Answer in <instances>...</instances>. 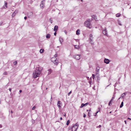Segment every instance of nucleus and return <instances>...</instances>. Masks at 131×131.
Instances as JSON below:
<instances>
[{"mask_svg":"<svg viewBox=\"0 0 131 131\" xmlns=\"http://www.w3.org/2000/svg\"><path fill=\"white\" fill-rule=\"evenodd\" d=\"M99 68H97V67L96 68V71H97V72H99Z\"/></svg>","mask_w":131,"mask_h":131,"instance_id":"a878e982","label":"nucleus"},{"mask_svg":"<svg viewBox=\"0 0 131 131\" xmlns=\"http://www.w3.org/2000/svg\"><path fill=\"white\" fill-rule=\"evenodd\" d=\"M18 12V10H16L15 12H14V13L16 14H17Z\"/></svg>","mask_w":131,"mask_h":131,"instance_id":"cd10ccee","label":"nucleus"},{"mask_svg":"<svg viewBox=\"0 0 131 131\" xmlns=\"http://www.w3.org/2000/svg\"><path fill=\"white\" fill-rule=\"evenodd\" d=\"M95 78V75L94 74H92V78L93 79H94Z\"/></svg>","mask_w":131,"mask_h":131,"instance_id":"2f4dec72","label":"nucleus"},{"mask_svg":"<svg viewBox=\"0 0 131 131\" xmlns=\"http://www.w3.org/2000/svg\"><path fill=\"white\" fill-rule=\"evenodd\" d=\"M103 34L106 36H107V31L106 30V28H105V29L103 30Z\"/></svg>","mask_w":131,"mask_h":131,"instance_id":"423d86ee","label":"nucleus"},{"mask_svg":"<svg viewBox=\"0 0 131 131\" xmlns=\"http://www.w3.org/2000/svg\"><path fill=\"white\" fill-rule=\"evenodd\" d=\"M91 43V44H92V45H93V44H94L93 43Z\"/></svg>","mask_w":131,"mask_h":131,"instance_id":"13d9d810","label":"nucleus"},{"mask_svg":"<svg viewBox=\"0 0 131 131\" xmlns=\"http://www.w3.org/2000/svg\"><path fill=\"white\" fill-rule=\"evenodd\" d=\"M2 127V125L1 124H0V128H1Z\"/></svg>","mask_w":131,"mask_h":131,"instance_id":"8fccbe9b","label":"nucleus"},{"mask_svg":"<svg viewBox=\"0 0 131 131\" xmlns=\"http://www.w3.org/2000/svg\"><path fill=\"white\" fill-rule=\"evenodd\" d=\"M2 24V22L0 23V25H1Z\"/></svg>","mask_w":131,"mask_h":131,"instance_id":"49530a36","label":"nucleus"},{"mask_svg":"<svg viewBox=\"0 0 131 131\" xmlns=\"http://www.w3.org/2000/svg\"><path fill=\"white\" fill-rule=\"evenodd\" d=\"M63 115L65 117L66 116V114L65 113H64V114Z\"/></svg>","mask_w":131,"mask_h":131,"instance_id":"a18cd8bd","label":"nucleus"},{"mask_svg":"<svg viewBox=\"0 0 131 131\" xmlns=\"http://www.w3.org/2000/svg\"><path fill=\"white\" fill-rule=\"evenodd\" d=\"M57 54H56L54 55V56H55L54 57L56 58V57H57Z\"/></svg>","mask_w":131,"mask_h":131,"instance_id":"e433bc0d","label":"nucleus"},{"mask_svg":"<svg viewBox=\"0 0 131 131\" xmlns=\"http://www.w3.org/2000/svg\"><path fill=\"white\" fill-rule=\"evenodd\" d=\"M128 119H130V120H131V118H128Z\"/></svg>","mask_w":131,"mask_h":131,"instance_id":"4d7b16f0","label":"nucleus"},{"mask_svg":"<svg viewBox=\"0 0 131 131\" xmlns=\"http://www.w3.org/2000/svg\"><path fill=\"white\" fill-rule=\"evenodd\" d=\"M75 48L76 49H78L79 48V46H78L77 45H75Z\"/></svg>","mask_w":131,"mask_h":131,"instance_id":"393cba45","label":"nucleus"},{"mask_svg":"<svg viewBox=\"0 0 131 131\" xmlns=\"http://www.w3.org/2000/svg\"><path fill=\"white\" fill-rule=\"evenodd\" d=\"M64 32L66 35L67 34V32L66 30H64Z\"/></svg>","mask_w":131,"mask_h":131,"instance_id":"72a5a7b5","label":"nucleus"},{"mask_svg":"<svg viewBox=\"0 0 131 131\" xmlns=\"http://www.w3.org/2000/svg\"><path fill=\"white\" fill-rule=\"evenodd\" d=\"M48 74H50L52 72V70L51 69H50L48 70Z\"/></svg>","mask_w":131,"mask_h":131,"instance_id":"f3484780","label":"nucleus"},{"mask_svg":"<svg viewBox=\"0 0 131 131\" xmlns=\"http://www.w3.org/2000/svg\"><path fill=\"white\" fill-rule=\"evenodd\" d=\"M91 20L90 19H89L88 20L86 21L84 23V25L88 28L91 29L92 28V26L90 23Z\"/></svg>","mask_w":131,"mask_h":131,"instance_id":"f03ea898","label":"nucleus"},{"mask_svg":"<svg viewBox=\"0 0 131 131\" xmlns=\"http://www.w3.org/2000/svg\"><path fill=\"white\" fill-rule=\"evenodd\" d=\"M90 110L89 111V112L88 113V115H89V116H91V115L90 114Z\"/></svg>","mask_w":131,"mask_h":131,"instance_id":"f704fd0d","label":"nucleus"},{"mask_svg":"<svg viewBox=\"0 0 131 131\" xmlns=\"http://www.w3.org/2000/svg\"><path fill=\"white\" fill-rule=\"evenodd\" d=\"M111 113V112H110V113Z\"/></svg>","mask_w":131,"mask_h":131,"instance_id":"680f3d73","label":"nucleus"},{"mask_svg":"<svg viewBox=\"0 0 131 131\" xmlns=\"http://www.w3.org/2000/svg\"><path fill=\"white\" fill-rule=\"evenodd\" d=\"M24 18L25 19H26L27 18V17H25Z\"/></svg>","mask_w":131,"mask_h":131,"instance_id":"79ce46f5","label":"nucleus"},{"mask_svg":"<svg viewBox=\"0 0 131 131\" xmlns=\"http://www.w3.org/2000/svg\"><path fill=\"white\" fill-rule=\"evenodd\" d=\"M49 21H50V22L51 23H52L53 22L52 20L51 19V18L49 19Z\"/></svg>","mask_w":131,"mask_h":131,"instance_id":"bb28decb","label":"nucleus"},{"mask_svg":"<svg viewBox=\"0 0 131 131\" xmlns=\"http://www.w3.org/2000/svg\"><path fill=\"white\" fill-rule=\"evenodd\" d=\"M123 106V102H122L120 106V108H122Z\"/></svg>","mask_w":131,"mask_h":131,"instance_id":"aec40b11","label":"nucleus"},{"mask_svg":"<svg viewBox=\"0 0 131 131\" xmlns=\"http://www.w3.org/2000/svg\"><path fill=\"white\" fill-rule=\"evenodd\" d=\"M56 32H55L54 33V36H56Z\"/></svg>","mask_w":131,"mask_h":131,"instance_id":"ea45409f","label":"nucleus"},{"mask_svg":"<svg viewBox=\"0 0 131 131\" xmlns=\"http://www.w3.org/2000/svg\"><path fill=\"white\" fill-rule=\"evenodd\" d=\"M126 94V92H125V93L122 94L121 95V96L119 98V99L121 97H123L124 96H125V95Z\"/></svg>","mask_w":131,"mask_h":131,"instance_id":"f8f14e48","label":"nucleus"},{"mask_svg":"<svg viewBox=\"0 0 131 131\" xmlns=\"http://www.w3.org/2000/svg\"><path fill=\"white\" fill-rule=\"evenodd\" d=\"M89 103H86L85 104L82 103V107L84 106H86Z\"/></svg>","mask_w":131,"mask_h":131,"instance_id":"6ab92c4d","label":"nucleus"},{"mask_svg":"<svg viewBox=\"0 0 131 131\" xmlns=\"http://www.w3.org/2000/svg\"><path fill=\"white\" fill-rule=\"evenodd\" d=\"M98 112H97L96 113V114L97 113H98Z\"/></svg>","mask_w":131,"mask_h":131,"instance_id":"052dcab7","label":"nucleus"},{"mask_svg":"<svg viewBox=\"0 0 131 131\" xmlns=\"http://www.w3.org/2000/svg\"><path fill=\"white\" fill-rule=\"evenodd\" d=\"M60 120H62V117H61L60 118Z\"/></svg>","mask_w":131,"mask_h":131,"instance_id":"09e8293b","label":"nucleus"},{"mask_svg":"<svg viewBox=\"0 0 131 131\" xmlns=\"http://www.w3.org/2000/svg\"><path fill=\"white\" fill-rule=\"evenodd\" d=\"M43 51H44V49H40V53H41L43 52Z\"/></svg>","mask_w":131,"mask_h":131,"instance_id":"412c9836","label":"nucleus"},{"mask_svg":"<svg viewBox=\"0 0 131 131\" xmlns=\"http://www.w3.org/2000/svg\"><path fill=\"white\" fill-rule=\"evenodd\" d=\"M72 93L71 91H70L68 94V95H69L70 94Z\"/></svg>","mask_w":131,"mask_h":131,"instance_id":"c9c22d12","label":"nucleus"},{"mask_svg":"<svg viewBox=\"0 0 131 131\" xmlns=\"http://www.w3.org/2000/svg\"><path fill=\"white\" fill-rule=\"evenodd\" d=\"M117 84V82H116V83H115V85H116Z\"/></svg>","mask_w":131,"mask_h":131,"instance_id":"bf43d9fd","label":"nucleus"},{"mask_svg":"<svg viewBox=\"0 0 131 131\" xmlns=\"http://www.w3.org/2000/svg\"><path fill=\"white\" fill-rule=\"evenodd\" d=\"M70 123V120H68L67 121V123H66L67 125H69V124Z\"/></svg>","mask_w":131,"mask_h":131,"instance_id":"b1692460","label":"nucleus"},{"mask_svg":"<svg viewBox=\"0 0 131 131\" xmlns=\"http://www.w3.org/2000/svg\"><path fill=\"white\" fill-rule=\"evenodd\" d=\"M11 113H13V111H11Z\"/></svg>","mask_w":131,"mask_h":131,"instance_id":"de8ad7c7","label":"nucleus"},{"mask_svg":"<svg viewBox=\"0 0 131 131\" xmlns=\"http://www.w3.org/2000/svg\"><path fill=\"white\" fill-rule=\"evenodd\" d=\"M17 63V62L16 61H15L14 62V65H16Z\"/></svg>","mask_w":131,"mask_h":131,"instance_id":"c85d7f7f","label":"nucleus"},{"mask_svg":"<svg viewBox=\"0 0 131 131\" xmlns=\"http://www.w3.org/2000/svg\"><path fill=\"white\" fill-rule=\"evenodd\" d=\"M74 58L77 59L79 60L80 59V56L79 55H75L74 56Z\"/></svg>","mask_w":131,"mask_h":131,"instance_id":"0eeeda50","label":"nucleus"},{"mask_svg":"<svg viewBox=\"0 0 131 131\" xmlns=\"http://www.w3.org/2000/svg\"><path fill=\"white\" fill-rule=\"evenodd\" d=\"M116 85H115V84L114 85V86L115 87Z\"/></svg>","mask_w":131,"mask_h":131,"instance_id":"5fc2aeb1","label":"nucleus"},{"mask_svg":"<svg viewBox=\"0 0 131 131\" xmlns=\"http://www.w3.org/2000/svg\"><path fill=\"white\" fill-rule=\"evenodd\" d=\"M58 26H55L54 29V30L56 32L57 31L58 29Z\"/></svg>","mask_w":131,"mask_h":131,"instance_id":"9b49d317","label":"nucleus"},{"mask_svg":"<svg viewBox=\"0 0 131 131\" xmlns=\"http://www.w3.org/2000/svg\"><path fill=\"white\" fill-rule=\"evenodd\" d=\"M7 72H5L3 73V74L4 75L6 74Z\"/></svg>","mask_w":131,"mask_h":131,"instance_id":"4c0bfd02","label":"nucleus"},{"mask_svg":"<svg viewBox=\"0 0 131 131\" xmlns=\"http://www.w3.org/2000/svg\"><path fill=\"white\" fill-rule=\"evenodd\" d=\"M95 86H94L93 87V89H94V88H95Z\"/></svg>","mask_w":131,"mask_h":131,"instance_id":"3c124183","label":"nucleus"},{"mask_svg":"<svg viewBox=\"0 0 131 131\" xmlns=\"http://www.w3.org/2000/svg\"><path fill=\"white\" fill-rule=\"evenodd\" d=\"M81 1H82V0H81Z\"/></svg>","mask_w":131,"mask_h":131,"instance_id":"0e129e2a","label":"nucleus"},{"mask_svg":"<svg viewBox=\"0 0 131 131\" xmlns=\"http://www.w3.org/2000/svg\"><path fill=\"white\" fill-rule=\"evenodd\" d=\"M44 1H42L41 2L40 6L41 8H44L45 5V3L44 2Z\"/></svg>","mask_w":131,"mask_h":131,"instance_id":"39448f33","label":"nucleus"},{"mask_svg":"<svg viewBox=\"0 0 131 131\" xmlns=\"http://www.w3.org/2000/svg\"><path fill=\"white\" fill-rule=\"evenodd\" d=\"M80 108H82V104H81V106H80Z\"/></svg>","mask_w":131,"mask_h":131,"instance_id":"603ef678","label":"nucleus"},{"mask_svg":"<svg viewBox=\"0 0 131 131\" xmlns=\"http://www.w3.org/2000/svg\"><path fill=\"white\" fill-rule=\"evenodd\" d=\"M42 69V67H36L35 71L33 73V77L35 78L39 77L40 74Z\"/></svg>","mask_w":131,"mask_h":131,"instance_id":"f257e3e1","label":"nucleus"},{"mask_svg":"<svg viewBox=\"0 0 131 131\" xmlns=\"http://www.w3.org/2000/svg\"><path fill=\"white\" fill-rule=\"evenodd\" d=\"M94 19H95V20H96V17H95V16L94 17Z\"/></svg>","mask_w":131,"mask_h":131,"instance_id":"c03bdc74","label":"nucleus"},{"mask_svg":"<svg viewBox=\"0 0 131 131\" xmlns=\"http://www.w3.org/2000/svg\"><path fill=\"white\" fill-rule=\"evenodd\" d=\"M80 30L78 29L76 31V34L77 35H79L80 34Z\"/></svg>","mask_w":131,"mask_h":131,"instance_id":"ddd939ff","label":"nucleus"},{"mask_svg":"<svg viewBox=\"0 0 131 131\" xmlns=\"http://www.w3.org/2000/svg\"><path fill=\"white\" fill-rule=\"evenodd\" d=\"M78 124L77 123H76L74 125L72 128V130L75 131L78 128Z\"/></svg>","mask_w":131,"mask_h":131,"instance_id":"20e7f679","label":"nucleus"},{"mask_svg":"<svg viewBox=\"0 0 131 131\" xmlns=\"http://www.w3.org/2000/svg\"><path fill=\"white\" fill-rule=\"evenodd\" d=\"M59 41H60L61 43V44H62V42L63 41V40L62 38L61 37H60L59 38Z\"/></svg>","mask_w":131,"mask_h":131,"instance_id":"4468645a","label":"nucleus"},{"mask_svg":"<svg viewBox=\"0 0 131 131\" xmlns=\"http://www.w3.org/2000/svg\"><path fill=\"white\" fill-rule=\"evenodd\" d=\"M15 14L14 13H13V14H12V16L13 17H14L15 15Z\"/></svg>","mask_w":131,"mask_h":131,"instance_id":"c756f323","label":"nucleus"},{"mask_svg":"<svg viewBox=\"0 0 131 131\" xmlns=\"http://www.w3.org/2000/svg\"><path fill=\"white\" fill-rule=\"evenodd\" d=\"M114 98V97H112V99L110 101L109 103H108V105L109 106H110L111 105V103H112V101L113 100V99Z\"/></svg>","mask_w":131,"mask_h":131,"instance_id":"a211bd4d","label":"nucleus"},{"mask_svg":"<svg viewBox=\"0 0 131 131\" xmlns=\"http://www.w3.org/2000/svg\"><path fill=\"white\" fill-rule=\"evenodd\" d=\"M51 35L49 34H47L46 36V38H49L50 37Z\"/></svg>","mask_w":131,"mask_h":131,"instance_id":"2eb2a0df","label":"nucleus"},{"mask_svg":"<svg viewBox=\"0 0 131 131\" xmlns=\"http://www.w3.org/2000/svg\"><path fill=\"white\" fill-rule=\"evenodd\" d=\"M84 115H83V117H85L86 116V115L84 113H83Z\"/></svg>","mask_w":131,"mask_h":131,"instance_id":"58836bf2","label":"nucleus"},{"mask_svg":"<svg viewBox=\"0 0 131 131\" xmlns=\"http://www.w3.org/2000/svg\"><path fill=\"white\" fill-rule=\"evenodd\" d=\"M5 6L4 5L3 6V8H5L7 7V3L5 1Z\"/></svg>","mask_w":131,"mask_h":131,"instance_id":"dca6fc26","label":"nucleus"},{"mask_svg":"<svg viewBox=\"0 0 131 131\" xmlns=\"http://www.w3.org/2000/svg\"><path fill=\"white\" fill-rule=\"evenodd\" d=\"M56 58L55 57H53L51 59V61L53 62L54 64L56 65H57L58 64V61L56 60Z\"/></svg>","mask_w":131,"mask_h":131,"instance_id":"7ed1b4c3","label":"nucleus"},{"mask_svg":"<svg viewBox=\"0 0 131 131\" xmlns=\"http://www.w3.org/2000/svg\"><path fill=\"white\" fill-rule=\"evenodd\" d=\"M12 89L11 88H10L9 89V90L10 92L11 91Z\"/></svg>","mask_w":131,"mask_h":131,"instance_id":"a19ab883","label":"nucleus"},{"mask_svg":"<svg viewBox=\"0 0 131 131\" xmlns=\"http://www.w3.org/2000/svg\"><path fill=\"white\" fill-rule=\"evenodd\" d=\"M118 24L120 25V26H122V24H121V21L119 20H118Z\"/></svg>","mask_w":131,"mask_h":131,"instance_id":"4be33fe9","label":"nucleus"},{"mask_svg":"<svg viewBox=\"0 0 131 131\" xmlns=\"http://www.w3.org/2000/svg\"><path fill=\"white\" fill-rule=\"evenodd\" d=\"M36 108V107L35 106H34L32 108V110H34Z\"/></svg>","mask_w":131,"mask_h":131,"instance_id":"7c9ffc66","label":"nucleus"},{"mask_svg":"<svg viewBox=\"0 0 131 131\" xmlns=\"http://www.w3.org/2000/svg\"><path fill=\"white\" fill-rule=\"evenodd\" d=\"M110 60L108 59H106L104 60V63L107 64H108L110 62Z\"/></svg>","mask_w":131,"mask_h":131,"instance_id":"1a4fd4ad","label":"nucleus"},{"mask_svg":"<svg viewBox=\"0 0 131 131\" xmlns=\"http://www.w3.org/2000/svg\"><path fill=\"white\" fill-rule=\"evenodd\" d=\"M121 15V14L120 13H117L116 15V16L117 17H120Z\"/></svg>","mask_w":131,"mask_h":131,"instance_id":"5701e85b","label":"nucleus"},{"mask_svg":"<svg viewBox=\"0 0 131 131\" xmlns=\"http://www.w3.org/2000/svg\"><path fill=\"white\" fill-rule=\"evenodd\" d=\"M92 35V34H90V38H89V40L91 42L93 41Z\"/></svg>","mask_w":131,"mask_h":131,"instance_id":"9d476101","label":"nucleus"},{"mask_svg":"<svg viewBox=\"0 0 131 131\" xmlns=\"http://www.w3.org/2000/svg\"><path fill=\"white\" fill-rule=\"evenodd\" d=\"M101 125H100L99 126H97V128H100V127H101Z\"/></svg>","mask_w":131,"mask_h":131,"instance_id":"473e14b6","label":"nucleus"},{"mask_svg":"<svg viewBox=\"0 0 131 131\" xmlns=\"http://www.w3.org/2000/svg\"><path fill=\"white\" fill-rule=\"evenodd\" d=\"M19 92H20V93H21V92H22V90H19Z\"/></svg>","mask_w":131,"mask_h":131,"instance_id":"37998d69","label":"nucleus"},{"mask_svg":"<svg viewBox=\"0 0 131 131\" xmlns=\"http://www.w3.org/2000/svg\"><path fill=\"white\" fill-rule=\"evenodd\" d=\"M124 122H125V124H126V121H125H125H124Z\"/></svg>","mask_w":131,"mask_h":131,"instance_id":"864d4df0","label":"nucleus"},{"mask_svg":"<svg viewBox=\"0 0 131 131\" xmlns=\"http://www.w3.org/2000/svg\"><path fill=\"white\" fill-rule=\"evenodd\" d=\"M89 83L90 84H91V82H90Z\"/></svg>","mask_w":131,"mask_h":131,"instance_id":"6e6d98bb","label":"nucleus"},{"mask_svg":"<svg viewBox=\"0 0 131 131\" xmlns=\"http://www.w3.org/2000/svg\"><path fill=\"white\" fill-rule=\"evenodd\" d=\"M61 102L60 101H58L57 103V106L60 109L61 108L60 105L61 104Z\"/></svg>","mask_w":131,"mask_h":131,"instance_id":"6e6552de","label":"nucleus"},{"mask_svg":"<svg viewBox=\"0 0 131 131\" xmlns=\"http://www.w3.org/2000/svg\"><path fill=\"white\" fill-rule=\"evenodd\" d=\"M47 88L46 89L47 90Z\"/></svg>","mask_w":131,"mask_h":131,"instance_id":"e2e57ef3","label":"nucleus"}]
</instances>
